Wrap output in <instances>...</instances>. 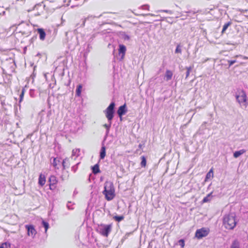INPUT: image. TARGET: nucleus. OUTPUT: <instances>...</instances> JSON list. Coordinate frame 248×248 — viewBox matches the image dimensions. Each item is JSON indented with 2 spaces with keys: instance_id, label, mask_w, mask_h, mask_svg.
<instances>
[{
  "instance_id": "nucleus-5",
  "label": "nucleus",
  "mask_w": 248,
  "mask_h": 248,
  "mask_svg": "<svg viewBox=\"0 0 248 248\" xmlns=\"http://www.w3.org/2000/svg\"><path fill=\"white\" fill-rule=\"evenodd\" d=\"M115 106V103L112 102L108 107L104 111L108 122H110L114 117Z\"/></svg>"
},
{
  "instance_id": "nucleus-46",
  "label": "nucleus",
  "mask_w": 248,
  "mask_h": 248,
  "mask_svg": "<svg viewBox=\"0 0 248 248\" xmlns=\"http://www.w3.org/2000/svg\"><path fill=\"white\" fill-rule=\"evenodd\" d=\"M208 59H207L205 60L203 62H206L207 61H208Z\"/></svg>"
},
{
  "instance_id": "nucleus-33",
  "label": "nucleus",
  "mask_w": 248,
  "mask_h": 248,
  "mask_svg": "<svg viewBox=\"0 0 248 248\" xmlns=\"http://www.w3.org/2000/svg\"><path fill=\"white\" fill-rule=\"evenodd\" d=\"M175 53H182V49H181V46L180 45H178L176 46V49L175 50Z\"/></svg>"
},
{
  "instance_id": "nucleus-6",
  "label": "nucleus",
  "mask_w": 248,
  "mask_h": 248,
  "mask_svg": "<svg viewBox=\"0 0 248 248\" xmlns=\"http://www.w3.org/2000/svg\"><path fill=\"white\" fill-rule=\"evenodd\" d=\"M247 98V95L245 92L243 91H241L238 94L236 95V98L237 102L241 106H243L245 108L247 107L248 105Z\"/></svg>"
},
{
  "instance_id": "nucleus-37",
  "label": "nucleus",
  "mask_w": 248,
  "mask_h": 248,
  "mask_svg": "<svg viewBox=\"0 0 248 248\" xmlns=\"http://www.w3.org/2000/svg\"><path fill=\"white\" fill-rule=\"evenodd\" d=\"M79 164V163H77L76 165L73 166L72 168H71V170L72 171H73L74 172H76L77 170H78V165Z\"/></svg>"
},
{
  "instance_id": "nucleus-30",
  "label": "nucleus",
  "mask_w": 248,
  "mask_h": 248,
  "mask_svg": "<svg viewBox=\"0 0 248 248\" xmlns=\"http://www.w3.org/2000/svg\"><path fill=\"white\" fill-rule=\"evenodd\" d=\"M42 224L43 225V226L45 228V232H46L47 229H48L49 228V224L48 222L44 221V220H43L42 222Z\"/></svg>"
},
{
  "instance_id": "nucleus-32",
  "label": "nucleus",
  "mask_w": 248,
  "mask_h": 248,
  "mask_svg": "<svg viewBox=\"0 0 248 248\" xmlns=\"http://www.w3.org/2000/svg\"><path fill=\"white\" fill-rule=\"evenodd\" d=\"M80 152V149H73L72 151V155L73 156H78L79 153Z\"/></svg>"
},
{
  "instance_id": "nucleus-31",
  "label": "nucleus",
  "mask_w": 248,
  "mask_h": 248,
  "mask_svg": "<svg viewBox=\"0 0 248 248\" xmlns=\"http://www.w3.org/2000/svg\"><path fill=\"white\" fill-rule=\"evenodd\" d=\"M11 244L9 243L5 242L0 245V248H10Z\"/></svg>"
},
{
  "instance_id": "nucleus-23",
  "label": "nucleus",
  "mask_w": 248,
  "mask_h": 248,
  "mask_svg": "<svg viewBox=\"0 0 248 248\" xmlns=\"http://www.w3.org/2000/svg\"><path fill=\"white\" fill-rule=\"evenodd\" d=\"M120 36L122 39L124 40H129L130 39L129 36L124 32H120Z\"/></svg>"
},
{
  "instance_id": "nucleus-29",
  "label": "nucleus",
  "mask_w": 248,
  "mask_h": 248,
  "mask_svg": "<svg viewBox=\"0 0 248 248\" xmlns=\"http://www.w3.org/2000/svg\"><path fill=\"white\" fill-rule=\"evenodd\" d=\"M141 161L140 163V165L141 167H145L146 165V157L144 156H142L141 157Z\"/></svg>"
},
{
  "instance_id": "nucleus-40",
  "label": "nucleus",
  "mask_w": 248,
  "mask_h": 248,
  "mask_svg": "<svg viewBox=\"0 0 248 248\" xmlns=\"http://www.w3.org/2000/svg\"><path fill=\"white\" fill-rule=\"evenodd\" d=\"M165 12V13H168L169 14H170V15L173 13L172 11L168 10H161L158 11L157 12Z\"/></svg>"
},
{
  "instance_id": "nucleus-17",
  "label": "nucleus",
  "mask_w": 248,
  "mask_h": 248,
  "mask_svg": "<svg viewBox=\"0 0 248 248\" xmlns=\"http://www.w3.org/2000/svg\"><path fill=\"white\" fill-rule=\"evenodd\" d=\"M106 156V147L103 145L100 152V158L103 159Z\"/></svg>"
},
{
  "instance_id": "nucleus-22",
  "label": "nucleus",
  "mask_w": 248,
  "mask_h": 248,
  "mask_svg": "<svg viewBox=\"0 0 248 248\" xmlns=\"http://www.w3.org/2000/svg\"><path fill=\"white\" fill-rule=\"evenodd\" d=\"M245 151L244 150H241L240 151H236L233 153V156L235 158L238 157L240 155H242L245 153Z\"/></svg>"
},
{
  "instance_id": "nucleus-48",
  "label": "nucleus",
  "mask_w": 248,
  "mask_h": 248,
  "mask_svg": "<svg viewBox=\"0 0 248 248\" xmlns=\"http://www.w3.org/2000/svg\"><path fill=\"white\" fill-rule=\"evenodd\" d=\"M244 64V62H240V64H241V65H242V64Z\"/></svg>"
},
{
  "instance_id": "nucleus-47",
  "label": "nucleus",
  "mask_w": 248,
  "mask_h": 248,
  "mask_svg": "<svg viewBox=\"0 0 248 248\" xmlns=\"http://www.w3.org/2000/svg\"><path fill=\"white\" fill-rule=\"evenodd\" d=\"M23 3H24L25 1V0H20Z\"/></svg>"
},
{
  "instance_id": "nucleus-41",
  "label": "nucleus",
  "mask_w": 248,
  "mask_h": 248,
  "mask_svg": "<svg viewBox=\"0 0 248 248\" xmlns=\"http://www.w3.org/2000/svg\"><path fill=\"white\" fill-rule=\"evenodd\" d=\"M238 57H240V58H242V59H245V60H248V57H247V56H243L242 55H235L234 58H238Z\"/></svg>"
},
{
  "instance_id": "nucleus-43",
  "label": "nucleus",
  "mask_w": 248,
  "mask_h": 248,
  "mask_svg": "<svg viewBox=\"0 0 248 248\" xmlns=\"http://www.w3.org/2000/svg\"><path fill=\"white\" fill-rule=\"evenodd\" d=\"M142 9L149 10V6L148 5H144L140 7Z\"/></svg>"
},
{
  "instance_id": "nucleus-25",
  "label": "nucleus",
  "mask_w": 248,
  "mask_h": 248,
  "mask_svg": "<svg viewBox=\"0 0 248 248\" xmlns=\"http://www.w3.org/2000/svg\"><path fill=\"white\" fill-rule=\"evenodd\" d=\"M101 15H99L98 16H88L87 17H86V18L84 19L83 20V21H82V26L83 27L85 25V22L87 21V20H89L90 19H92L93 18H94V17H99Z\"/></svg>"
},
{
  "instance_id": "nucleus-2",
  "label": "nucleus",
  "mask_w": 248,
  "mask_h": 248,
  "mask_svg": "<svg viewBox=\"0 0 248 248\" xmlns=\"http://www.w3.org/2000/svg\"><path fill=\"white\" fill-rule=\"evenodd\" d=\"M107 201L112 200L115 196V188L112 182L106 181L104 184V190L102 192Z\"/></svg>"
},
{
  "instance_id": "nucleus-14",
  "label": "nucleus",
  "mask_w": 248,
  "mask_h": 248,
  "mask_svg": "<svg viewBox=\"0 0 248 248\" xmlns=\"http://www.w3.org/2000/svg\"><path fill=\"white\" fill-rule=\"evenodd\" d=\"M38 33L39 35V38L41 40H44L46 37V32L43 29H37Z\"/></svg>"
},
{
  "instance_id": "nucleus-39",
  "label": "nucleus",
  "mask_w": 248,
  "mask_h": 248,
  "mask_svg": "<svg viewBox=\"0 0 248 248\" xmlns=\"http://www.w3.org/2000/svg\"><path fill=\"white\" fill-rule=\"evenodd\" d=\"M178 243L179 245L181 246V248H184L185 246V241L183 239H180L179 240Z\"/></svg>"
},
{
  "instance_id": "nucleus-3",
  "label": "nucleus",
  "mask_w": 248,
  "mask_h": 248,
  "mask_svg": "<svg viewBox=\"0 0 248 248\" xmlns=\"http://www.w3.org/2000/svg\"><path fill=\"white\" fill-rule=\"evenodd\" d=\"M66 43L69 49L73 50L78 45V37L75 35H72V32H66Z\"/></svg>"
},
{
  "instance_id": "nucleus-26",
  "label": "nucleus",
  "mask_w": 248,
  "mask_h": 248,
  "mask_svg": "<svg viewBox=\"0 0 248 248\" xmlns=\"http://www.w3.org/2000/svg\"><path fill=\"white\" fill-rule=\"evenodd\" d=\"M193 68V66H190L189 67H186V78H187L190 74V73L191 72L192 69Z\"/></svg>"
},
{
  "instance_id": "nucleus-16",
  "label": "nucleus",
  "mask_w": 248,
  "mask_h": 248,
  "mask_svg": "<svg viewBox=\"0 0 248 248\" xmlns=\"http://www.w3.org/2000/svg\"><path fill=\"white\" fill-rule=\"evenodd\" d=\"M172 72L170 70H167L165 74V78L166 81H169L172 78Z\"/></svg>"
},
{
  "instance_id": "nucleus-12",
  "label": "nucleus",
  "mask_w": 248,
  "mask_h": 248,
  "mask_svg": "<svg viewBox=\"0 0 248 248\" xmlns=\"http://www.w3.org/2000/svg\"><path fill=\"white\" fill-rule=\"evenodd\" d=\"M49 182L50 189H54L56 187L55 185L58 182L56 177L54 175H51L49 178Z\"/></svg>"
},
{
  "instance_id": "nucleus-38",
  "label": "nucleus",
  "mask_w": 248,
  "mask_h": 248,
  "mask_svg": "<svg viewBox=\"0 0 248 248\" xmlns=\"http://www.w3.org/2000/svg\"><path fill=\"white\" fill-rule=\"evenodd\" d=\"M72 204L71 202H68L67 203V207L69 210H73L74 208L72 207Z\"/></svg>"
},
{
  "instance_id": "nucleus-49",
  "label": "nucleus",
  "mask_w": 248,
  "mask_h": 248,
  "mask_svg": "<svg viewBox=\"0 0 248 248\" xmlns=\"http://www.w3.org/2000/svg\"><path fill=\"white\" fill-rule=\"evenodd\" d=\"M209 172H212V170H210Z\"/></svg>"
},
{
  "instance_id": "nucleus-10",
  "label": "nucleus",
  "mask_w": 248,
  "mask_h": 248,
  "mask_svg": "<svg viewBox=\"0 0 248 248\" xmlns=\"http://www.w3.org/2000/svg\"><path fill=\"white\" fill-rule=\"evenodd\" d=\"M25 227L27 230L28 235L33 238L37 232L34 226L32 225H26Z\"/></svg>"
},
{
  "instance_id": "nucleus-24",
  "label": "nucleus",
  "mask_w": 248,
  "mask_h": 248,
  "mask_svg": "<svg viewBox=\"0 0 248 248\" xmlns=\"http://www.w3.org/2000/svg\"><path fill=\"white\" fill-rule=\"evenodd\" d=\"M82 88V86L81 85H78L76 91V94L77 96H80Z\"/></svg>"
},
{
  "instance_id": "nucleus-21",
  "label": "nucleus",
  "mask_w": 248,
  "mask_h": 248,
  "mask_svg": "<svg viewBox=\"0 0 248 248\" xmlns=\"http://www.w3.org/2000/svg\"><path fill=\"white\" fill-rule=\"evenodd\" d=\"M230 248H240V243L237 240H234Z\"/></svg>"
},
{
  "instance_id": "nucleus-8",
  "label": "nucleus",
  "mask_w": 248,
  "mask_h": 248,
  "mask_svg": "<svg viewBox=\"0 0 248 248\" xmlns=\"http://www.w3.org/2000/svg\"><path fill=\"white\" fill-rule=\"evenodd\" d=\"M209 232V230L208 228H202L198 229L195 233V236L198 239H201L203 237L206 236Z\"/></svg>"
},
{
  "instance_id": "nucleus-34",
  "label": "nucleus",
  "mask_w": 248,
  "mask_h": 248,
  "mask_svg": "<svg viewBox=\"0 0 248 248\" xmlns=\"http://www.w3.org/2000/svg\"><path fill=\"white\" fill-rule=\"evenodd\" d=\"M111 125V121L109 122L108 124H105L104 125V127L107 129V133L108 134L109 132V128Z\"/></svg>"
},
{
  "instance_id": "nucleus-36",
  "label": "nucleus",
  "mask_w": 248,
  "mask_h": 248,
  "mask_svg": "<svg viewBox=\"0 0 248 248\" xmlns=\"http://www.w3.org/2000/svg\"><path fill=\"white\" fill-rule=\"evenodd\" d=\"M236 62L237 61L236 60H228V62L229 63V67H231L232 64Z\"/></svg>"
},
{
  "instance_id": "nucleus-42",
  "label": "nucleus",
  "mask_w": 248,
  "mask_h": 248,
  "mask_svg": "<svg viewBox=\"0 0 248 248\" xmlns=\"http://www.w3.org/2000/svg\"><path fill=\"white\" fill-rule=\"evenodd\" d=\"M136 15H140V16H157L156 15H155V14H150V13H149V14H135Z\"/></svg>"
},
{
  "instance_id": "nucleus-20",
  "label": "nucleus",
  "mask_w": 248,
  "mask_h": 248,
  "mask_svg": "<svg viewBox=\"0 0 248 248\" xmlns=\"http://www.w3.org/2000/svg\"><path fill=\"white\" fill-rule=\"evenodd\" d=\"M232 22L231 21H229V22H228L225 23V24L223 26V28H222V30L221 31V33L223 34L225 32L226 30L228 29V28L232 25Z\"/></svg>"
},
{
  "instance_id": "nucleus-15",
  "label": "nucleus",
  "mask_w": 248,
  "mask_h": 248,
  "mask_svg": "<svg viewBox=\"0 0 248 248\" xmlns=\"http://www.w3.org/2000/svg\"><path fill=\"white\" fill-rule=\"evenodd\" d=\"M70 164L69 160L67 158H65L61 161V167L62 168V170H65L66 168L69 167Z\"/></svg>"
},
{
  "instance_id": "nucleus-11",
  "label": "nucleus",
  "mask_w": 248,
  "mask_h": 248,
  "mask_svg": "<svg viewBox=\"0 0 248 248\" xmlns=\"http://www.w3.org/2000/svg\"><path fill=\"white\" fill-rule=\"evenodd\" d=\"M119 56L120 57V60H122L125 55L126 52V47L124 45L120 44L119 45Z\"/></svg>"
},
{
  "instance_id": "nucleus-4",
  "label": "nucleus",
  "mask_w": 248,
  "mask_h": 248,
  "mask_svg": "<svg viewBox=\"0 0 248 248\" xmlns=\"http://www.w3.org/2000/svg\"><path fill=\"white\" fill-rule=\"evenodd\" d=\"M111 224L105 225L101 224L100 225H98L96 230L103 236L107 237L111 232Z\"/></svg>"
},
{
  "instance_id": "nucleus-13",
  "label": "nucleus",
  "mask_w": 248,
  "mask_h": 248,
  "mask_svg": "<svg viewBox=\"0 0 248 248\" xmlns=\"http://www.w3.org/2000/svg\"><path fill=\"white\" fill-rule=\"evenodd\" d=\"M127 112V109L126 107V105L124 104L121 106H120L118 110L117 114L120 117H122V116L124 115Z\"/></svg>"
},
{
  "instance_id": "nucleus-44",
  "label": "nucleus",
  "mask_w": 248,
  "mask_h": 248,
  "mask_svg": "<svg viewBox=\"0 0 248 248\" xmlns=\"http://www.w3.org/2000/svg\"><path fill=\"white\" fill-rule=\"evenodd\" d=\"M24 90L23 89L21 93L20 94V102L22 100L24 96Z\"/></svg>"
},
{
  "instance_id": "nucleus-9",
  "label": "nucleus",
  "mask_w": 248,
  "mask_h": 248,
  "mask_svg": "<svg viewBox=\"0 0 248 248\" xmlns=\"http://www.w3.org/2000/svg\"><path fill=\"white\" fill-rule=\"evenodd\" d=\"M62 158L60 157H51L50 162L55 169L59 170L61 167Z\"/></svg>"
},
{
  "instance_id": "nucleus-1",
  "label": "nucleus",
  "mask_w": 248,
  "mask_h": 248,
  "mask_svg": "<svg viewBox=\"0 0 248 248\" xmlns=\"http://www.w3.org/2000/svg\"><path fill=\"white\" fill-rule=\"evenodd\" d=\"M236 216L234 213H231L224 216L223 224L228 230H232L236 226Z\"/></svg>"
},
{
  "instance_id": "nucleus-7",
  "label": "nucleus",
  "mask_w": 248,
  "mask_h": 248,
  "mask_svg": "<svg viewBox=\"0 0 248 248\" xmlns=\"http://www.w3.org/2000/svg\"><path fill=\"white\" fill-rule=\"evenodd\" d=\"M5 68L11 73H14L16 68V64L15 61L12 58L6 59L5 63Z\"/></svg>"
},
{
  "instance_id": "nucleus-19",
  "label": "nucleus",
  "mask_w": 248,
  "mask_h": 248,
  "mask_svg": "<svg viewBox=\"0 0 248 248\" xmlns=\"http://www.w3.org/2000/svg\"><path fill=\"white\" fill-rule=\"evenodd\" d=\"M92 172L93 174H96L100 172V170L98 164H95L92 167Z\"/></svg>"
},
{
  "instance_id": "nucleus-27",
  "label": "nucleus",
  "mask_w": 248,
  "mask_h": 248,
  "mask_svg": "<svg viewBox=\"0 0 248 248\" xmlns=\"http://www.w3.org/2000/svg\"><path fill=\"white\" fill-rule=\"evenodd\" d=\"M213 192H211L208 194L202 200V202H207L210 201L211 197L212 196Z\"/></svg>"
},
{
  "instance_id": "nucleus-18",
  "label": "nucleus",
  "mask_w": 248,
  "mask_h": 248,
  "mask_svg": "<svg viewBox=\"0 0 248 248\" xmlns=\"http://www.w3.org/2000/svg\"><path fill=\"white\" fill-rule=\"evenodd\" d=\"M46 182V178L45 176H43L42 174H40L39 178L38 184L41 186H43Z\"/></svg>"
},
{
  "instance_id": "nucleus-35",
  "label": "nucleus",
  "mask_w": 248,
  "mask_h": 248,
  "mask_svg": "<svg viewBox=\"0 0 248 248\" xmlns=\"http://www.w3.org/2000/svg\"><path fill=\"white\" fill-rule=\"evenodd\" d=\"M35 90H33V89H31L30 90V95L31 96V97L33 98L34 97H35L36 96V94L35 93Z\"/></svg>"
},
{
  "instance_id": "nucleus-28",
  "label": "nucleus",
  "mask_w": 248,
  "mask_h": 248,
  "mask_svg": "<svg viewBox=\"0 0 248 248\" xmlns=\"http://www.w3.org/2000/svg\"><path fill=\"white\" fill-rule=\"evenodd\" d=\"M113 218L117 222H120L124 219V216H115L113 217Z\"/></svg>"
},
{
  "instance_id": "nucleus-45",
  "label": "nucleus",
  "mask_w": 248,
  "mask_h": 248,
  "mask_svg": "<svg viewBox=\"0 0 248 248\" xmlns=\"http://www.w3.org/2000/svg\"><path fill=\"white\" fill-rule=\"evenodd\" d=\"M210 176V172H209L207 173L206 178H208Z\"/></svg>"
}]
</instances>
